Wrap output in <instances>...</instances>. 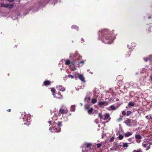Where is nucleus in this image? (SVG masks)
Here are the masks:
<instances>
[{
	"mask_svg": "<svg viewBox=\"0 0 152 152\" xmlns=\"http://www.w3.org/2000/svg\"><path fill=\"white\" fill-rule=\"evenodd\" d=\"M115 38L113 31H110L109 29H105V44H111Z\"/></svg>",
	"mask_w": 152,
	"mask_h": 152,
	"instance_id": "obj_1",
	"label": "nucleus"
},
{
	"mask_svg": "<svg viewBox=\"0 0 152 152\" xmlns=\"http://www.w3.org/2000/svg\"><path fill=\"white\" fill-rule=\"evenodd\" d=\"M51 126H50L49 130L52 132H56L60 131V127L61 126L62 122H58V123H54L53 121H49L48 122Z\"/></svg>",
	"mask_w": 152,
	"mask_h": 152,
	"instance_id": "obj_2",
	"label": "nucleus"
},
{
	"mask_svg": "<svg viewBox=\"0 0 152 152\" xmlns=\"http://www.w3.org/2000/svg\"><path fill=\"white\" fill-rule=\"evenodd\" d=\"M22 118L23 119V121L25 122L24 123V124H25L27 125H29L31 123V121L30 120L31 119V115L29 114L26 113H24L22 115H23Z\"/></svg>",
	"mask_w": 152,
	"mask_h": 152,
	"instance_id": "obj_3",
	"label": "nucleus"
},
{
	"mask_svg": "<svg viewBox=\"0 0 152 152\" xmlns=\"http://www.w3.org/2000/svg\"><path fill=\"white\" fill-rule=\"evenodd\" d=\"M73 57H74L73 58V60H74L71 61L70 63L71 65L72 66H75V64L78 62V61L81 60L82 58V56L80 55H79L77 52L75 53Z\"/></svg>",
	"mask_w": 152,
	"mask_h": 152,
	"instance_id": "obj_4",
	"label": "nucleus"
},
{
	"mask_svg": "<svg viewBox=\"0 0 152 152\" xmlns=\"http://www.w3.org/2000/svg\"><path fill=\"white\" fill-rule=\"evenodd\" d=\"M68 110L67 108L66 107L62 106L60 109L59 113L62 115L68 113Z\"/></svg>",
	"mask_w": 152,
	"mask_h": 152,
	"instance_id": "obj_5",
	"label": "nucleus"
},
{
	"mask_svg": "<svg viewBox=\"0 0 152 152\" xmlns=\"http://www.w3.org/2000/svg\"><path fill=\"white\" fill-rule=\"evenodd\" d=\"M110 115L108 113H106L105 114V123L108 122L110 120Z\"/></svg>",
	"mask_w": 152,
	"mask_h": 152,
	"instance_id": "obj_6",
	"label": "nucleus"
},
{
	"mask_svg": "<svg viewBox=\"0 0 152 152\" xmlns=\"http://www.w3.org/2000/svg\"><path fill=\"white\" fill-rule=\"evenodd\" d=\"M78 78H79L82 82H85V78L83 77V75L82 74H78Z\"/></svg>",
	"mask_w": 152,
	"mask_h": 152,
	"instance_id": "obj_7",
	"label": "nucleus"
},
{
	"mask_svg": "<svg viewBox=\"0 0 152 152\" xmlns=\"http://www.w3.org/2000/svg\"><path fill=\"white\" fill-rule=\"evenodd\" d=\"M58 88V89L61 91H65V88L64 87L62 86H58V87H57Z\"/></svg>",
	"mask_w": 152,
	"mask_h": 152,
	"instance_id": "obj_8",
	"label": "nucleus"
},
{
	"mask_svg": "<svg viewBox=\"0 0 152 152\" xmlns=\"http://www.w3.org/2000/svg\"><path fill=\"white\" fill-rule=\"evenodd\" d=\"M50 81L48 80H45L44 81L43 83L44 85L45 86L50 85Z\"/></svg>",
	"mask_w": 152,
	"mask_h": 152,
	"instance_id": "obj_9",
	"label": "nucleus"
},
{
	"mask_svg": "<svg viewBox=\"0 0 152 152\" xmlns=\"http://www.w3.org/2000/svg\"><path fill=\"white\" fill-rule=\"evenodd\" d=\"M131 120L129 119H127L126 121V124L128 126H130L131 123Z\"/></svg>",
	"mask_w": 152,
	"mask_h": 152,
	"instance_id": "obj_10",
	"label": "nucleus"
},
{
	"mask_svg": "<svg viewBox=\"0 0 152 152\" xmlns=\"http://www.w3.org/2000/svg\"><path fill=\"white\" fill-rule=\"evenodd\" d=\"M70 69L72 71H74L76 69V68L75 66H72V65H70L69 66Z\"/></svg>",
	"mask_w": 152,
	"mask_h": 152,
	"instance_id": "obj_11",
	"label": "nucleus"
},
{
	"mask_svg": "<svg viewBox=\"0 0 152 152\" xmlns=\"http://www.w3.org/2000/svg\"><path fill=\"white\" fill-rule=\"evenodd\" d=\"M132 134L130 132H127L125 134V136L126 137H128L132 135Z\"/></svg>",
	"mask_w": 152,
	"mask_h": 152,
	"instance_id": "obj_12",
	"label": "nucleus"
},
{
	"mask_svg": "<svg viewBox=\"0 0 152 152\" xmlns=\"http://www.w3.org/2000/svg\"><path fill=\"white\" fill-rule=\"evenodd\" d=\"M135 137L136 139H140L142 138L141 136L139 134H136L135 135Z\"/></svg>",
	"mask_w": 152,
	"mask_h": 152,
	"instance_id": "obj_13",
	"label": "nucleus"
},
{
	"mask_svg": "<svg viewBox=\"0 0 152 152\" xmlns=\"http://www.w3.org/2000/svg\"><path fill=\"white\" fill-rule=\"evenodd\" d=\"M135 104V103L133 102H130L128 104V105L129 106L133 107L134 106Z\"/></svg>",
	"mask_w": 152,
	"mask_h": 152,
	"instance_id": "obj_14",
	"label": "nucleus"
},
{
	"mask_svg": "<svg viewBox=\"0 0 152 152\" xmlns=\"http://www.w3.org/2000/svg\"><path fill=\"white\" fill-rule=\"evenodd\" d=\"M71 63V61L69 59H67L65 61V64L67 65H69Z\"/></svg>",
	"mask_w": 152,
	"mask_h": 152,
	"instance_id": "obj_15",
	"label": "nucleus"
},
{
	"mask_svg": "<svg viewBox=\"0 0 152 152\" xmlns=\"http://www.w3.org/2000/svg\"><path fill=\"white\" fill-rule=\"evenodd\" d=\"M90 108V106L88 104H86L85 105V110H88Z\"/></svg>",
	"mask_w": 152,
	"mask_h": 152,
	"instance_id": "obj_16",
	"label": "nucleus"
},
{
	"mask_svg": "<svg viewBox=\"0 0 152 152\" xmlns=\"http://www.w3.org/2000/svg\"><path fill=\"white\" fill-rule=\"evenodd\" d=\"M74 77V76L71 75H69L68 76H66L65 77V78H71V79H73Z\"/></svg>",
	"mask_w": 152,
	"mask_h": 152,
	"instance_id": "obj_17",
	"label": "nucleus"
},
{
	"mask_svg": "<svg viewBox=\"0 0 152 152\" xmlns=\"http://www.w3.org/2000/svg\"><path fill=\"white\" fill-rule=\"evenodd\" d=\"M93 111V108H89V109L88 110V114H91L92 113Z\"/></svg>",
	"mask_w": 152,
	"mask_h": 152,
	"instance_id": "obj_18",
	"label": "nucleus"
},
{
	"mask_svg": "<svg viewBox=\"0 0 152 152\" xmlns=\"http://www.w3.org/2000/svg\"><path fill=\"white\" fill-rule=\"evenodd\" d=\"M58 96H56L57 97V98H61L62 97V96L61 95V94L60 92H58L57 94H56Z\"/></svg>",
	"mask_w": 152,
	"mask_h": 152,
	"instance_id": "obj_19",
	"label": "nucleus"
},
{
	"mask_svg": "<svg viewBox=\"0 0 152 152\" xmlns=\"http://www.w3.org/2000/svg\"><path fill=\"white\" fill-rule=\"evenodd\" d=\"M108 93L109 94H110L113 96L114 94V92L113 91V90L111 89H110Z\"/></svg>",
	"mask_w": 152,
	"mask_h": 152,
	"instance_id": "obj_20",
	"label": "nucleus"
},
{
	"mask_svg": "<svg viewBox=\"0 0 152 152\" xmlns=\"http://www.w3.org/2000/svg\"><path fill=\"white\" fill-rule=\"evenodd\" d=\"M7 4V7L9 8H12L13 7L14 4Z\"/></svg>",
	"mask_w": 152,
	"mask_h": 152,
	"instance_id": "obj_21",
	"label": "nucleus"
},
{
	"mask_svg": "<svg viewBox=\"0 0 152 152\" xmlns=\"http://www.w3.org/2000/svg\"><path fill=\"white\" fill-rule=\"evenodd\" d=\"M72 28L76 29L77 30L78 29V27L75 25H72Z\"/></svg>",
	"mask_w": 152,
	"mask_h": 152,
	"instance_id": "obj_22",
	"label": "nucleus"
},
{
	"mask_svg": "<svg viewBox=\"0 0 152 152\" xmlns=\"http://www.w3.org/2000/svg\"><path fill=\"white\" fill-rule=\"evenodd\" d=\"M149 145V143L148 142L146 143H143L142 144V146L144 148H146Z\"/></svg>",
	"mask_w": 152,
	"mask_h": 152,
	"instance_id": "obj_23",
	"label": "nucleus"
},
{
	"mask_svg": "<svg viewBox=\"0 0 152 152\" xmlns=\"http://www.w3.org/2000/svg\"><path fill=\"white\" fill-rule=\"evenodd\" d=\"M1 7H7V4H4L1 3Z\"/></svg>",
	"mask_w": 152,
	"mask_h": 152,
	"instance_id": "obj_24",
	"label": "nucleus"
},
{
	"mask_svg": "<svg viewBox=\"0 0 152 152\" xmlns=\"http://www.w3.org/2000/svg\"><path fill=\"white\" fill-rule=\"evenodd\" d=\"M96 102H97V100L96 99H94V98H93L92 99L91 102L93 104H94L95 103H96Z\"/></svg>",
	"mask_w": 152,
	"mask_h": 152,
	"instance_id": "obj_25",
	"label": "nucleus"
},
{
	"mask_svg": "<svg viewBox=\"0 0 152 152\" xmlns=\"http://www.w3.org/2000/svg\"><path fill=\"white\" fill-rule=\"evenodd\" d=\"M132 113V112L131 111L129 110L127 112L126 115L127 116H129Z\"/></svg>",
	"mask_w": 152,
	"mask_h": 152,
	"instance_id": "obj_26",
	"label": "nucleus"
},
{
	"mask_svg": "<svg viewBox=\"0 0 152 152\" xmlns=\"http://www.w3.org/2000/svg\"><path fill=\"white\" fill-rule=\"evenodd\" d=\"M75 106H72L71 107V110L72 111H75Z\"/></svg>",
	"mask_w": 152,
	"mask_h": 152,
	"instance_id": "obj_27",
	"label": "nucleus"
},
{
	"mask_svg": "<svg viewBox=\"0 0 152 152\" xmlns=\"http://www.w3.org/2000/svg\"><path fill=\"white\" fill-rule=\"evenodd\" d=\"M110 108H111L112 110H115L116 109V108L114 105H111L110 106Z\"/></svg>",
	"mask_w": 152,
	"mask_h": 152,
	"instance_id": "obj_28",
	"label": "nucleus"
},
{
	"mask_svg": "<svg viewBox=\"0 0 152 152\" xmlns=\"http://www.w3.org/2000/svg\"><path fill=\"white\" fill-rule=\"evenodd\" d=\"M91 143H87L86 145V147L87 148L91 147Z\"/></svg>",
	"mask_w": 152,
	"mask_h": 152,
	"instance_id": "obj_29",
	"label": "nucleus"
},
{
	"mask_svg": "<svg viewBox=\"0 0 152 152\" xmlns=\"http://www.w3.org/2000/svg\"><path fill=\"white\" fill-rule=\"evenodd\" d=\"M91 98L90 97H87L85 98V99L88 102H89Z\"/></svg>",
	"mask_w": 152,
	"mask_h": 152,
	"instance_id": "obj_30",
	"label": "nucleus"
},
{
	"mask_svg": "<svg viewBox=\"0 0 152 152\" xmlns=\"http://www.w3.org/2000/svg\"><path fill=\"white\" fill-rule=\"evenodd\" d=\"M104 102H99L98 104L99 106H102L104 105Z\"/></svg>",
	"mask_w": 152,
	"mask_h": 152,
	"instance_id": "obj_31",
	"label": "nucleus"
},
{
	"mask_svg": "<svg viewBox=\"0 0 152 152\" xmlns=\"http://www.w3.org/2000/svg\"><path fill=\"white\" fill-rule=\"evenodd\" d=\"M124 136L121 134L119 135V136L118 137V138L120 140H122Z\"/></svg>",
	"mask_w": 152,
	"mask_h": 152,
	"instance_id": "obj_32",
	"label": "nucleus"
},
{
	"mask_svg": "<svg viewBox=\"0 0 152 152\" xmlns=\"http://www.w3.org/2000/svg\"><path fill=\"white\" fill-rule=\"evenodd\" d=\"M51 91L53 92V95H54L55 92V89L53 88H52L51 89Z\"/></svg>",
	"mask_w": 152,
	"mask_h": 152,
	"instance_id": "obj_33",
	"label": "nucleus"
},
{
	"mask_svg": "<svg viewBox=\"0 0 152 152\" xmlns=\"http://www.w3.org/2000/svg\"><path fill=\"white\" fill-rule=\"evenodd\" d=\"M126 110H124L122 112V114L123 115H125L126 114Z\"/></svg>",
	"mask_w": 152,
	"mask_h": 152,
	"instance_id": "obj_34",
	"label": "nucleus"
},
{
	"mask_svg": "<svg viewBox=\"0 0 152 152\" xmlns=\"http://www.w3.org/2000/svg\"><path fill=\"white\" fill-rule=\"evenodd\" d=\"M128 146V145L127 143H124L123 145V147H127Z\"/></svg>",
	"mask_w": 152,
	"mask_h": 152,
	"instance_id": "obj_35",
	"label": "nucleus"
},
{
	"mask_svg": "<svg viewBox=\"0 0 152 152\" xmlns=\"http://www.w3.org/2000/svg\"><path fill=\"white\" fill-rule=\"evenodd\" d=\"M114 139H115V138L114 137H113L111 138L110 140V142H113L114 141Z\"/></svg>",
	"mask_w": 152,
	"mask_h": 152,
	"instance_id": "obj_36",
	"label": "nucleus"
},
{
	"mask_svg": "<svg viewBox=\"0 0 152 152\" xmlns=\"http://www.w3.org/2000/svg\"><path fill=\"white\" fill-rule=\"evenodd\" d=\"M78 61H78L77 62L79 63V64H82V65H83L84 63L83 61V60L81 61H80V62H79Z\"/></svg>",
	"mask_w": 152,
	"mask_h": 152,
	"instance_id": "obj_37",
	"label": "nucleus"
},
{
	"mask_svg": "<svg viewBox=\"0 0 152 152\" xmlns=\"http://www.w3.org/2000/svg\"><path fill=\"white\" fill-rule=\"evenodd\" d=\"M101 144L100 143H98L96 145L97 148H99L101 146Z\"/></svg>",
	"mask_w": 152,
	"mask_h": 152,
	"instance_id": "obj_38",
	"label": "nucleus"
},
{
	"mask_svg": "<svg viewBox=\"0 0 152 152\" xmlns=\"http://www.w3.org/2000/svg\"><path fill=\"white\" fill-rule=\"evenodd\" d=\"M142 151H141L140 150H134L132 152H141Z\"/></svg>",
	"mask_w": 152,
	"mask_h": 152,
	"instance_id": "obj_39",
	"label": "nucleus"
},
{
	"mask_svg": "<svg viewBox=\"0 0 152 152\" xmlns=\"http://www.w3.org/2000/svg\"><path fill=\"white\" fill-rule=\"evenodd\" d=\"M99 117L101 119L102 118V115L101 113H99Z\"/></svg>",
	"mask_w": 152,
	"mask_h": 152,
	"instance_id": "obj_40",
	"label": "nucleus"
},
{
	"mask_svg": "<svg viewBox=\"0 0 152 152\" xmlns=\"http://www.w3.org/2000/svg\"><path fill=\"white\" fill-rule=\"evenodd\" d=\"M109 100L110 101H113V99L112 97L109 98Z\"/></svg>",
	"mask_w": 152,
	"mask_h": 152,
	"instance_id": "obj_41",
	"label": "nucleus"
},
{
	"mask_svg": "<svg viewBox=\"0 0 152 152\" xmlns=\"http://www.w3.org/2000/svg\"><path fill=\"white\" fill-rule=\"evenodd\" d=\"M150 148V145H148L147 146V148H146V150H148Z\"/></svg>",
	"mask_w": 152,
	"mask_h": 152,
	"instance_id": "obj_42",
	"label": "nucleus"
},
{
	"mask_svg": "<svg viewBox=\"0 0 152 152\" xmlns=\"http://www.w3.org/2000/svg\"><path fill=\"white\" fill-rule=\"evenodd\" d=\"M144 59L145 61H148L149 58H144Z\"/></svg>",
	"mask_w": 152,
	"mask_h": 152,
	"instance_id": "obj_43",
	"label": "nucleus"
},
{
	"mask_svg": "<svg viewBox=\"0 0 152 152\" xmlns=\"http://www.w3.org/2000/svg\"><path fill=\"white\" fill-rule=\"evenodd\" d=\"M7 1L10 2L14 1V0H7Z\"/></svg>",
	"mask_w": 152,
	"mask_h": 152,
	"instance_id": "obj_44",
	"label": "nucleus"
},
{
	"mask_svg": "<svg viewBox=\"0 0 152 152\" xmlns=\"http://www.w3.org/2000/svg\"><path fill=\"white\" fill-rule=\"evenodd\" d=\"M81 41H82V43L84 42V40L83 38H81Z\"/></svg>",
	"mask_w": 152,
	"mask_h": 152,
	"instance_id": "obj_45",
	"label": "nucleus"
},
{
	"mask_svg": "<svg viewBox=\"0 0 152 152\" xmlns=\"http://www.w3.org/2000/svg\"><path fill=\"white\" fill-rule=\"evenodd\" d=\"M11 110V109H9L8 110H7V111L9 112Z\"/></svg>",
	"mask_w": 152,
	"mask_h": 152,
	"instance_id": "obj_46",
	"label": "nucleus"
},
{
	"mask_svg": "<svg viewBox=\"0 0 152 152\" xmlns=\"http://www.w3.org/2000/svg\"><path fill=\"white\" fill-rule=\"evenodd\" d=\"M105 105L106 104H107V102H105Z\"/></svg>",
	"mask_w": 152,
	"mask_h": 152,
	"instance_id": "obj_47",
	"label": "nucleus"
},
{
	"mask_svg": "<svg viewBox=\"0 0 152 152\" xmlns=\"http://www.w3.org/2000/svg\"><path fill=\"white\" fill-rule=\"evenodd\" d=\"M151 16H149L148 17V18L149 19H150L151 18Z\"/></svg>",
	"mask_w": 152,
	"mask_h": 152,
	"instance_id": "obj_48",
	"label": "nucleus"
},
{
	"mask_svg": "<svg viewBox=\"0 0 152 152\" xmlns=\"http://www.w3.org/2000/svg\"><path fill=\"white\" fill-rule=\"evenodd\" d=\"M146 118H147V119H148V115L146 117Z\"/></svg>",
	"mask_w": 152,
	"mask_h": 152,
	"instance_id": "obj_49",
	"label": "nucleus"
},
{
	"mask_svg": "<svg viewBox=\"0 0 152 152\" xmlns=\"http://www.w3.org/2000/svg\"><path fill=\"white\" fill-rule=\"evenodd\" d=\"M151 118H152L151 117V116H150V119H151Z\"/></svg>",
	"mask_w": 152,
	"mask_h": 152,
	"instance_id": "obj_50",
	"label": "nucleus"
},
{
	"mask_svg": "<svg viewBox=\"0 0 152 152\" xmlns=\"http://www.w3.org/2000/svg\"><path fill=\"white\" fill-rule=\"evenodd\" d=\"M150 78H151V80H152V77H151Z\"/></svg>",
	"mask_w": 152,
	"mask_h": 152,
	"instance_id": "obj_51",
	"label": "nucleus"
},
{
	"mask_svg": "<svg viewBox=\"0 0 152 152\" xmlns=\"http://www.w3.org/2000/svg\"><path fill=\"white\" fill-rule=\"evenodd\" d=\"M1 1H4V0H1Z\"/></svg>",
	"mask_w": 152,
	"mask_h": 152,
	"instance_id": "obj_52",
	"label": "nucleus"
},
{
	"mask_svg": "<svg viewBox=\"0 0 152 152\" xmlns=\"http://www.w3.org/2000/svg\"><path fill=\"white\" fill-rule=\"evenodd\" d=\"M107 94H106L105 95H106V96H107Z\"/></svg>",
	"mask_w": 152,
	"mask_h": 152,
	"instance_id": "obj_53",
	"label": "nucleus"
},
{
	"mask_svg": "<svg viewBox=\"0 0 152 152\" xmlns=\"http://www.w3.org/2000/svg\"><path fill=\"white\" fill-rule=\"evenodd\" d=\"M102 138H103V135H102Z\"/></svg>",
	"mask_w": 152,
	"mask_h": 152,
	"instance_id": "obj_54",
	"label": "nucleus"
},
{
	"mask_svg": "<svg viewBox=\"0 0 152 152\" xmlns=\"http://www.w3.org/2000/svg\"><path fill=\"white\" fill-rule=\"evenodd\" d=\"M126 108H127V106L126 107Z\"/></svg>",
	"mask_w": 152,
	"mask_h": 152,
	"instance_id": "obj_55",
	"label": "nucleus"
},
{
	"mask_svg": "<svg viewBox=\"0 0 152 152\" xmlns=\"http://www.w3.org/2000/svg\"><path fill=\"white\" fill-rule=\"evenodd\" d=\"M120 119L121 120H122V119L121 118H120Z\"/></svg>",
	"mask_w": 152,
	"mask_h": 152,
	"instance_id": "obj_56",
	"label": "nucleus"
},
{
	"mask_svg": "<svg viewBox=\"0 0 152 152\" xmlns=\"http://www.w3.org/2000/svg\"><path fill=\"white\" fill-rule=\"evenodd\" d=\"M128 56H129V55H128Z\"/></svg>",
	"mask_w": 152,
	"mask_h": 152,
	"instance_id": "obj_57",
	"label": "nucleus"
}]
</instances>
